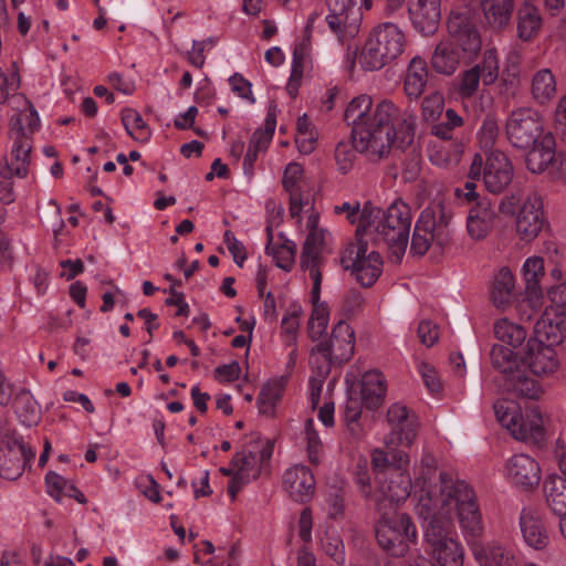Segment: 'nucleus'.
<instances>
[{
	"instance_id": "33",
	"label": "nucleus",
	"mask_w": 566,
	"mask_h": 566,
	"mask_svg": "<svg viewBox=\"0 0 566 566\" xmlns=\"http://www.w3.org/2000/svg\"><path fill=\"white\" fill-rule=\"evenodd\" d=\"M493 333L495 338L502 345L514 352L518 348L527 337V331L521 324L511 321L507 317L495 319L493 324Z\"/></svg>"
},
{
	"instance_id": "11",
	"label": "nucleus",
	"mask_w": 566,
	"mask_h": 566,
	"mask_svg": "<svg viewBox=\"0 0 566 566\" xmlns=\"http://www.w3.org/2000/svg\"><path fill=\"white\" fill-rule=\"evenodd\" d=\"M35 457V450L28 446L7 419H0V476L14 481L19 479Z\"/></svg>"
},
{
	"instance_id": "2",
	"label": "nucleus",
	"mask_w": 566,
	"mask_h": 566,
	"mask_svg": "<svg viewBox=\"0 0 566 566\" xmlns=\"http://www.w3.org/2000/svg\"><path fill=\"white\" fill-rule=\"evenodd\" d=\"M345 120L353 127L352 142H339L335 149L338 171L347 174L355 164L356 150L370 160H378L389 154L398 134H413L416 117L408 109L401 111L389 99L376 105L367 94L354 97L347 105Z\"/></svg>"
},
{
	"instance_id": "29",
	"label": "nucleus",
	"mask_w": 566,
	"mask_h": 566,
	"mask_svg": "<svg viewBox=\"0 0 566 566\" xmlns=\"http://www.w3.org/2000/svg\"><path fill=\"white\" fill-rule=\"evenodd\" d=\"M283 485L294 501L305 503L314 494L315 479L307 467L296 464L285 471Z\"/></svg>"
},
{
	"instance_id": "5",
	"label": "nucleus",
	"mask_w": 566,
	"mask_h": 566,
	"mask_svg": "<svg viewBox=\"0 0 566 566\" xmlns=\"http://www.w3.org/2000/svg\"><path fill=\"white\" fill-rule=\"evenodd\" d=\"M499 209L506 216H514V229L518 239L534 241L547 224L544 203L534 191L516 192L501 199Z\"/></svg>"
},
{
	"instance_id": "55",
	"label": "nucleus",
	"mask_w": 566,
	"mask_h": 566,
	"mask_svg": "<svg viewBox=\"0 0 566 566\" xmlns=\"http://www.w3.org/2000/svg\"><path fill=\"white\" fill-rule=\"evenodd\" d=\"M480 76L479 67L472 66L471 69L463 71L459 76V95L463 98L473 96L479 88L481 81Z\"/></svg>"
},
{
	"instance_id": "56",
	"label": "nucleus",
	"mask_w": 566,
	"mask_h": 566,
	"mask_svg": "<svg viewBox=\"0 0 566 566\" xmlns=\"http://www.w3.org/2000/svg\"><path fill=\"white\" fill-rule=\"evenodd\" d=\"M444 97L439 92H432L422 101V116L427 122H434L443 112Z\"/></svg>"
},
{
	"instance_id": "60",
	"label": "nucleus",
	"mask_w": 566,
	"mask_h": 566,
	"mask_svg": "<svg viewBox=\"0 0 566 566\" xmlns=\"http://www.w3.org/2000/svg\"><path fill=\"white\" fill-rule=\"evenodd\" d=\"M223 242L227 249L233 256L234 262L241 268L247 259L245 248L241 241H239L234 233L227 230L223 235Z\"/></svg>"
},
{
	"instance_id": "61",
	"label": "nucleus",
	"mask_w": 566,
	"mask_h": 566,
	"mask_svg": "<svg viewBox=\"0 0 566 566\" xmlns=\"http://www.w3.org/2000/svg\"><path fill=\"white\" fill-rule=\"evenodd\" d=\"M300 310L285 313L282 318V333L286 336V342L293 344L296 338V333L300 328Z\"/></svg>"
},
{
	"instance_id": "36",
	"label": "nucleus",
	"mask_w": 566,
	"mask_h": 566,
	"mask_svg": "<svg viewBox=\"0 0 566 566\" xmlns=\"http://www.w3.org/2000/svg\"><path fill=\"white\" fill-rule=\"evenodd\" d=\"M334 211L337 214H345L350 223H357V235H367L368 229L373 226L371 221L375 219V207L365 206L363 209H359L358 202H343L342 205L335 206Z\"/></svg>"
},
{
	"instance_id": "28",
	"label": "nucleus",
	"mask_w": 566,
	"mask_h": 566,
	"mask_svg": "<svg viewBox=\"0 0 566 566\" xmlns=\"http://www.w3.org/2000/svg\"><path fill=\"white\" fill-rule=\"evenodd\" d=\"M408 12L417 31L424 35L433 34L441 18V0H410Z\"/></svg>"
},
{
	"instance_id": "32",
	"label": "nucleus",
	"mask_w": 566,
	"mask_h": 566,
	"mask_svg": "<svg viewBox=\"0 0 566 566\" xmlns=\"http://www.w3.org/2000/svg\"><path fill=\"white\" fill-rule=\"evenodd\" d=\"M437 471V460L432 454L424 453L421 458V462L419 468L416 472V486L419 488V490L416 491L415 496L417 499V503L419 502V496L422 492L426 491H432L437 494V496L440 495V489H441V475L447 474L449 478L453 480H458L457 478H453L451 474L447 472H440L439 474V485L432 484V480L436 475Z\"/></svg>"
},
{
	"instance_id": "44",
	"label": "nucleus",
	"mask_w": 566,
	"mask_h": 566,
	"mask_svg": "<svg viewBox=\"0 0 566 566\" xmlns=\"http://www.w3.org/2000/svg\"><path fill=\"white\" fill-rule=\"evenodd\" d=\"M269 242L265 247V253L273 258L275 265L286 272H290L294 265L296 244L291 240H284L282 243H273V233L270 227L266 228Z\"/></svg>"
},
{
	"instance_id": "54",
	"label": "nucleus",
	"mask_w": 566,
	"mask_h": 566,
	"mask_svg": "<svg viewBox=\"0 0 566 566\" xmlns=\"http://www.w3.org/2000/svg\"><path fill=\"white\" fill-rule=\"evenodd\" d=\"M499 124L493 116H486L476 133L479 145L486 151L492 149L499 137Z\"/></svg>"
},
{
	"instance_id": "8",
	"label": "nucleus",
	"mask_w": 566,
	"mask_h": 566,
	"mask_svg": "<svg viewBox=\"0 0 566 566\" xmlns=\"http://www.w3.org/2000/svg\"><path fill=\"white\" fill-rule=\"evenodd\" d=\"M376 538L379 546L395 557H402L417 543L418 532L410 516L397 511H379Z\"/></svg>"
},
{
	"instance_id": "52",
	"label": "nucleus",
	"mask_w": 566,
	"mask_h": 566,
	"mask_svg": "<svg viewBox=\"0 0 566 566\" xmlns=\"http://www.w3.org/2000/svg\"><path fill=\"white\" fill-rule=\"evenodd\" d=\"M45 483L49 495L56 502H62L63 497L74 491V484L71 481L53 471L46 473Z\"/></svg>"
},
{
	"instance_id": "46",
	"label": "nucleus",
	"mask_w": 566,
	"mask_h": 566,
	"mask_svg": "<svg viewBox=\"0 0 566 566\" xmlns=\"http://www.w3.org/2000/svg\"><path fill=\"white\" fill-rule=\"evenodd\" d=\"M542 28V18L538 10L530 4H524L518 10L517 34L522 41H531Z\"/></svg>"
},
{
	"instance_id": "40",
	"label": "nucleus",
	"mask_w": 566,
	"mask_h": 566,
	"mask_svg": "<svg viewBox=\"0 0 566 566\" xmlns=\"http://www.w3.org/2000/svg\"><path fill=\"white\" fill-rule=\"evenodd\" d=\"M11 406L23 426L32 427L40 421V406L29 390L19 388Z\"/></svg>"
},
{
	"instance_id": "9",
	"label": "nucleus",
	"mask_w": 566,
	"mask_h": 566,
	"mask_svg": "<svg viewBox=\"0 0 566 566\" xmlns=\"http://www.w3.org/2000/svg\"><path fill=\"white\" fill-rule=\"evenodd\" d=\"M450 218L442 208H426L421 211L412 234L410 250L416 255H423L430 249L440 253L451 239Z\"/></svg>"
},
{
	"instance_id": "31",
	"label": "nucleus",
	"mask_w": 566,
	"mask_h": 566,
	"mask_svg": "<svg viewBox=\"0 0 566 566\" xmlns=\"http://www.w3.org/2000/svg\"><path fill=\"white\" fill-rule=\"evenodd\" d=\"M555 157V139L546 133L532 145L526 155V167L533 174H541L553 164Z\"/></svg>"
},
{
	"instance_id": "50",
	"label": "nucleus",
	"mask_w": 566,
	"mask_h": 566,
	"mask_svg": "<svg viewBox=\"0 0 566 566\" xmlns=\"http://www.w3.org/2000/svg\"><path fill=\"white\" fill-rule=\"evenodd\" d=\"M473 67H479V73L481 74V81L484 85H492L499 78V56L495 49H488L484 51L482 60L480 63L475 64Z\"/></svg>"
},
{
	"instance_id": "15",
	"label": "nucleus",
	"mask_w": 566,
	"mask_h": 566,
	"mask_svg": "<svg viewBox=\"0 0 566 566\" xmlns=\"http://www.w3.org/2000/svg\"><path fill=\"white\" fill-rule=\"evenodd\" d=\"M326 22L342 42L356 38L360 31L363 11L356 0H327Z\"/></svg>"
},
{
	"instance_id": "30",
	"label": "nucleus",
	"mask_w": 566,
	"mask_h": 566,
	"mask_svg": "<svg viewBox=\"0 0 566 566\" xmlns=\"http://www.w3.org/2000/svg\"><path fill=\"white\" fill-rule=\"evenodd\" d=\"M232 464L235 465V480L230 481L228 493L234 500L243 485L259 476L261 467L258 457L247 451L238 452Z\"/></svg>"
},
{
	"instance_id": "34",
	"label": "nucleus",
	"mask_w": 566,
	"mask_h": 566,
	"mask_svg": "<svg viewBox=\"0 0 566 566\" xmlns=\"http://www.w3.org/2000/svg\"><path fill=\"white\" fill-rule=\"evenodd\" d=\"M514 8V0L482 1L485 21L493 30H503L510 24Z\"/></svg>"
},
{
	"instance_id": "6",
	"label": "nucleus",
	"mask_w": 566,
	"mask_h": 566,
	"mask_svg": "<svg viewBox=\"0 0 566 566\" xmlns=\"http://www.w3.org/2000/svg\"><path fill=\"white\" fill-rule=\"evenodd\" d=\"M406 38L395 23L376 25L360 49L357 60L365 71H378L396 60L405 49Z\"/></svg>"
},
{
	"instance_id": "17",
	"label": "nucleus",
	"mask_w": 566,
	"mask_h": 566,
	"mask_svg": "<svg viewBox=\"0 0 566 566\" xmlns=\"http://www.w3.org/2000/svg\"><path fill=\"white\" fill-rule=\"evenodd\" d=\"M386 421L390 430L384 438L385 446L402 444L409 448L413 444L418 436L419 420L411 409L395 402L387 410Z\"/></svg>"
},
{
	"instance_id": "47",
	"label": "nucleus",
	"mask_w": 566,
	"mask_h": 566,
	"mask_svg": "<svg viewBox=\"0 0 566 566\" xmlns=\"http://www.w3.org/2000/svg\"><path fill=\"white\" fill-rule=\"evenodd\" d=\"M13 145L10 163L15 166V175L23 178L28 174L29 156L32 148L31 137L23 134H12Z\"/></svg>"
},
{
	"instance_id": "39",
	"label": "nucleus",
	"mask_w": 566,
	"mask_h": 566,
	"mask_svg": "<svg viewBox=\"0 0 566 566\" xmlns=\"http://www.w3.org/2000/svg\"><path fill=\"white\" fill-rule=\"evenodd\" d=\"M531 94L539 104H546L555 98L557 94V81L551 69L544 67L533 74Z\"/></svg>"
},
{
	"instance_id": "57",
	"label": "nucleus",
	"mask_w": 566,
	"mask_h": 566,
	"mask_svg": "<svg viewBox=\"0 0 566 566\" xmlns=\"http://www.w3.org/2000/svg\"><path fill=\"white\" fill-rule=\"evenodd\" d=\"M304 432L306 439V449L308 453V459L312 463L317 464L319 461V454L323 449L322 441L314 430V421L313 419H306L304 424Z\"/></svg>"
},
{
	"instance_id": "62",
	"label": "nucleus",
	"mask_w": 566,
	"mask_h": 566,
	"mask_svg": "<svg viewBox=\"0 0 566 566\" xmlns=\"http://www.w3.org/2000/svg\"><path fill=\"white\" fill-rule=\"evenodd\" d=\"M402 444L386 446L389 450L390 467L397 470V472H407L410 464L409 453L401 450Z\"/></svg>"
},
{
	"instance_id": "63",
	"label": "nucleus",
	"mask_w": 566,
	"mask_h": 566,
	"mask_svg": "<svg viewBox=\"0 0 566 566\" xmlns=\"http://www.w3.org/2000/svg\"><path fill=\"white\" fill-rule=\"evenodd\" d=\"M43 218L55 234H59L62 231L64 221L61 216V207L55 200L51 199L49 201L48 211H44Z\"/></svg>"
},
{
	"instance_id": "13",
	"label": "nucleus",
	"mask_w": 566,
	"mask_h": 566,
	"mask_svg": "<svg viewBox=\"0 0 566 566\" xmlns=\"http://www.w3.org/2000/svg\"><path fill=\"white\" fill-rule=\"evenodd\" d=\"M521 272L525 284V297L518 303L516 311L521 321H531L543 305L544 259L537 255L526 258Z\"/></svg>"
},
{
	"instance_id": "19",
	"label": "nucleus",
	"mask_w": 566,
	"mask_h": 566,
	"mask_svg": "<svg viewBox=\"0 0 566 566\" xmlns=\"http://www.w3.org/2000/svg\"><path fill=\"white\" fill-rule=\"evenodd\" d=\"M554 457L562 474L546 478L544 494L549 509L562 518L566 515V446L562 439L556 440Z\"/></svg>"
},
{
	"instance_id": "23",
	"label": "nucleus",
	"mask_w": 566,
	"mask_h": 566,
	"mask_svg": "<svg viewBox=\"0 0 566 566\" xmlns=\"http://www.w3.org/2000/svg\"><path fill=\"white\" fill-rule=\"evenodd\" d=\"M411 488L412 482L408 472L390 473L375 494L378 511H388L390 505L405 502L410 496Z\"/></svg>"
},
{
	"instance_id": "21",
	"label": "nucleus",
	"mask_w": 566,
	"mask_h": 566,
	"mask_svg": "<svg viewBox=\"0 0 566 566\" xmlns=\"http://www.w3.org/2000/svg\"><path fill=\"white\" fill-rule=\"evenodd\" d=\"M499 210L491 199H480L469 206L465 227L470 239L485 240L500 220Z\"/></svg>"
},
{
	"instance_id": "12",
	"label": "nucleus",
	"mask_w": 566,
	"mask_h": 566,
	"mask_svg": "<svg viewBox=\"0 0 566 566\" xmlns=\"http://www.w3.org/2000/svg\"><path fill=\"white\" fill-rule=\"evenodd\" d=\"M342 262L350 270L356 280L366 287L371 286L382 272V259L377 251L368 250L367 244L358 239L345 250Z\"/></svg>"
},
{
	"instance_id": "1",
	"label": "nucleus",
	"mask_w": 566,
	"mask_h": 566,
	"mask_svg": "<svg viewBox=\"0 0 566 566\" xmlns=\"http://www.w3.org/2000/svg\"><path fill=\"white\" fill-rule=\"evenodd\" d=\"M440 495L422 492L415 510L422 521V539L427 554L438 566H463L464 548L455 527L457 517L461 533L469 545L483 535L484 526L478 497L464 480L441 475Z\"/></svg>"
},
{
	"instance_id": "58",
	"label": "nucleus",
	"mask_w": 566,
	"mask_h": 566,
	"mask_svg": "<svg viewBox=\"0 0 566 566\" xmlns=\"http://www.w3.org/2000/svg\"><path fill=\"white\" fill-rule=\"evenodd\" d=\"M303 56L304 54L298 53L297 50L293 53L291 75L286 84V91L291 97H295L297 95L301 86L304 73Z\"/></svg>"
},
{
	"instance_id": "14",
	"label": "nucleus",
	"mask_w": 566,
	"mask_h": 566,
	"mask_svg": "<svg viewBox=\"0 0 566 566\" xmlns=\"http://www.w3.org/2000/svg\"><path fill=\"white\" fill-rule=\"evenodd\" d=\"M355 349L354 329L344 321H339L332 331L328 340L319 343L312 350L311 364L314 359L322 357L326 370L329 369L332 363L342 364L352 358Z\"/></svg>"
},
{
	"instance_id": "53",
	"label": "nucleus",
	"mask_w": 566,
	"mask_h": 566,
	"mask_svg": "<svg viewBox=\"0 0 566 566\" xmlns=\"http://www.w3.org/2000/svg\"><path fill=\"white\" fill-rule=\"evenodd\" d=\"M463 125V118L453 109L448 108L444 120L432 126V134L443 140H451L452 132Z\"/></svg>"
},
{
	"instance_id": "22",
	"label": "nucleus",
	"mask_w": 566,
	"mask_h": 566,
	"mask_svg": "<svg viewBox=\"0 0 566 566\" xmlns=\"http://www.w3.org/2000/svg\"><path fill=\"white\" fill-rule=\"evenodd\" d=\"M513 174V165L503 151L491 150L486 154L483 181L490 192L501 193L504 191L511 184Z\"/></svg>"
},
{
	"instance_id": "45",
	"label": "nucleus",
	"mask_w": 566,
	"mask_h": 566,
	"mask_svg": "<svg viewBox=\"0 0 566 566\" xmlns=\"http://www.w3.org/2000/svg\"><path fill=\"white\" fill-rule=\"evenodd\" d=\"M462 153V144L444 140V143L436 144L431 147L429 159L438 167L448 168L460 161Z\"/></svg>"
},
{
	"instance_id": "38",
	"label": "nucleus",
	"mask_w": 566,
	"mask_h": 566,
	"mask_svg": "<svg viewBox=\"0 0 566 566\" xmlns=\"http://www.w3.org/2000/svg\"><path fill=\"white\" fill-rule=\"evenodd\" d=\"M428 81L427 62L415 56L409 63L405 77V92L409 98H418L423 93Z\"/></svg>"
},
{
	"instance_id": "59",
	"label": "nucleus",
	"mask_w": 566,
	"mask_h": 566,
	"mask_svg": "<svg viewBox=\"0 0 566 566\" xmlns=\"http://www.w3.org/2000/svg\"><path fill=\"white\" fill-rule=\"evenodd\" d=\"M418 373L422 381L431 394H439L442 390V381L437 369L427 361H420L417 365Z\"/></svg>"
},
{
	"instance_id": "10",
	"label": "nucleus",
	"mask_w": 566,
	"mask_h": 566,
	"mask_svg": "<svg viewBox=\"0 0 566 566\" xmlns=\"http://www.w3.org/2000/svg\"><path fill=\"white\" fill-rule=\"evenodd\" d=\"M497 421L516 440L541 442L545 437L541 412L533 408L524 413L514 400L501 399L494 403Z\"/></svg>"
},
{
	"instance_id": "24",
	"label": "nucleus",
	"mask_w": 566,
	"mask_h": 566,
	"mask_svg": "<svg viewBox=\"0 0 566 566\" xmlns=\"http://www.w3.org/2000/svg\"><path fill=\"white\" fill-rule=\"evenodd\" d=\"M283 186L290 193V214L298 217L303 209L312 205L310 195H304L308 184L303 176V167L297 163H290L284 170Z\"/></svg>"
},
{
	"instance_id": "7",
	"label": "nucleus",
	"mask_w": 566,
	"mask_h": 566,
	"mask_svg": "<svg viewBox=\"0 0 566 566\" xmlns=\"http://www.w3.org/2000/svg\"><path fill=\"white\" fill-rule=\"evenodd\" d=\"M371 222L367 235L377 242L396 248L398 252L406 250L412 222V212L408 203L395 199L382 212L375 208V219Z\"/></svg>"
},
{
	"instance_id": "49",
	"label": "nucleus",
	"mask_w": 566,
	"mask_h": 566,
	"mask_svg": "<svg viewBox=\"0 0 566 566\" xmlns=\"http://www.w3.org/2000/svg\"><path fill=\"white\" fill-rule=\"evenodd\" d=\"M323 552L329 556L337 565L342 566L345 563V546L344 542L334 528H326L319 538Z\"/></svg>"
},
{
	"instance_id": "42",
	"label": "nucleus",
	"mask_w": 566,
	"mask_h": 566,
	"mask_svg": "<svg viewBox=\"0 0 566 566\" xmlns=\"http://www.w3.org/2000/svg\"><path fill=\"white\" fill-rule=\"evenodd\" d=\"M514 289L515 279L513 273L507 268H502L494 275L492 282L491 296L493 304L500 310H505L511 303Z\"/></svg>"
},
{
	"instance_id": "25",
	"label": "nucleus",
	"mask_w": 566,
	"mask_h": 566,
	"mask_svg": "<svg viewBox=\"0 0 566 566\" xmlns=\"http://www.w3.org/2000/svg\"><path fill=\"white\" fill-rule=\"evenodd\" d=\"M520 530L524 543L535 549L544 551L551 543L549 532L539 514L533 507H524L520 514Z\"/></svg>"
},
{
	"instance_id": "3",
	"label": "nucleus",
	"mask_w": 566,
	"mask_h": 566,
	"mask_svg": "<svg viewBox=\"0 0 566 566\" xmlns=\"http://www.w3.org/2000/svg\"><path fill=\"white\" fill-rule=\"evenodd\" d=\"M493 367L505 376L506 387L518 397L538 399L543 394L542 385L526 375V369L541 379L553 378L562 367L560 357L553 345L541 340L528 343L522 359L502 345H494L491 350Z\"/></svg>"
},
{
	"instance_id": "48",
	"label": "nucleus",
	"mask_w": 566,
	"mask_h": 566,
	"mask_svg": "<svg viewBox=\"0 0 566 566\" xmlns=\"http://www.w3.org/2000/svg\"><path fill=\"white\" fill-rule=\"evenodd\" d=\"M122 122L127 134L137 142L145 143L150 138V129L139 112L126 108L122 113Z\"/></svg>"
},
{
	"instance_id": "26",
	"label": "nucleus",
	"mask_w": 566,
	"mask_h": 566,
	"mask_svg": "<svg viewBox=\"0 0 566 566\" xmlns=\"http://www.w3.org/2000/svg\"><path fill=\"white\" fill-rule=\"evenodd\" d=\"M313 287L310 295L312 313L308 319V335L313 340H318L325 334L329 323V307L321 300L322 274L319 269L311 270Z\"/></svg>"
},
{
	"instance_id": "4",
	"label": "nucleus",
	"mask_w": 566,
	"mask_h": 566,
	"mask_svg": "<svg viewBox=\"0 0 566 566\" xmlns=\"http://www.w3.org/2000/svg\"><path fill=\"white\" fill-rule=\"evenodd\" d=\"M448 29L452 39L440 41L431 56L432 69L443 75H451L458 70L464 53H475L481 48L479 34L467 15L452 12Z\"/></svg>"
},
{
	"instance_id": "43",
	"label": "nucleus",
	"mask_w": 566,
	"mask_h": 566,
	"mask_svg": "<svg viewBox=\"0 0 566 566\" xmlns=\"http://www.w3.org/2000/svg\"><path fill=\"white\" fill-rule=\"evenodd\" d=\"M17 114L11 118V133L30 136L40 125L38 112L27 98V105L13 104Z\"/></svg>"
},
{
	"instance_id": "20",
	"label": "nucleus",
	"mask_w": 566,
	"mask_h": 566,
	"mask_svg": "<svg viewBox=\"0 0 566 566\" xmlns=\"http://www.w3.org/2000/svg\"><path fill=\"white\" fill-rule=\"evenodd\" d=\"M504 476L514 488L531 491L539 484L542 470L538 462L531 455L516 453L506 460Z\"/></svg>"
},
{
	"instance_id": "27",
	"label": "nucleus",
	"mask_w": 566,
	"mask_h": 566,
	"mask_svg": "<svg viewBox=\"0 0 566 566\" xmlns=\"http://www.w3.org/2000/svg\"><path fill=\"white\" fill-rule=\"evenodd\" d=\"M538 339L549 345H558L566 337V310L560 306H546L535 324Z\"/></svg>"
},
{
	"instance_id": "51",
	"label": "nucleus",
	"mask_w": 566,
	"mask_h": 566,
	"mask_svg": "<svg viewBox=\"0 0 566 566\" xmlns=\"http://www.w3.org/2000/svg\"><path fill=\"white\" fill-rule=\"evenodd\" d=\"M485 566H518L513 552L500 544L492 543L485 551Z\"/></svg>"
},
{
	"instance_id": "64",
	"label": "nucleus",
	"mask_w": 566,
	"mask_h": 566,
	"mask_svg": "<svg viewBox=\"0 0 566 566\" xmlns=\"http://www.w3.org/2000/svg\"><path fill=\"white\" fill-rule=\"evenodd\" d=\"M421 158L418 155H413L405 160L401 169V178L403 181L412 182L418 179L421 172Z\"/></svg>"
},
{
	"instance_id": "35",
	"label": "nucleus",
	"mask_w": 566,
	"mask_h": 566,
	"mask_svg": "<svg viewBox=\"0 0 566 566\" xmlns=\"http://www.w3.org/2000/svg\"><path fill=\"white\" fill-rule=\"evenodd\" d=\"M20 75L15 62L7 70L0 67V104L27 105V97L19 93Z\"/></svg>"
},
{
	"instance_id": "37",
	"label": "nucleus",
	"mask_w": 566,
	"mask_h": 566,
	"mask_svg": "<svg viewBox=\"0 0 566 566\" xmlns=\"http://www.w3.org/2000/svg\"><path fill=\"white\" fill-rule=\"evenodd\" d=\"M387 391L385 376L378 370H369L361 378V398L368 408H377Z\"/></svg>"
},
{
	"instance_id": "41",
	"label": "nucleus",
	"mask_w": 566,
	"mask_h": 566,
	"mask_svg": "<svg viewBox=\"0 0 566 566\" xmlns=\"http://www.w3.org/2000/svg\"><path fill=\"white\" fill-rule=\"evenodd\" d=\"M287 378L282 376L265 382L258 397V408L260 413L266 417H273L275 415V407L286 386Z\"/></svg>"
},
{
	"instance_id": "18",
	"label": "nucleus",
	"mask_w": 566,
	"mask_h": 566,
	"mask_svg": "<svg viewBox=\"0 0 566 566\" xmlns=\"http://www.w3.org/2000/svg\"><path fill=\"white\" fill-rule=\"evenodd\" d=\"M296 218L304 230L307 231L301 264L304 270L308 271V275L311 276V270L313 268L318 269L317 260L327 231L319 227V212L313 205H310V209L304 208L302 213Z\"/></svg>"
},
{
	"instance_id": "16",
	"label": "nucleus",
	"mask_w": 566,
	"mask_h": 566,
	"mask_svg": "<svg viewBox=\"0 0 566 566\" xmlns=\"http://www.w3.org/2000/svg\"><path fill=\"white\" fill-rule=\"evenodd\" d=\"M506 136L513 147L527 149L545 133L537 113L530 107L514 109L506 119Z\"/></svg>"
}]
</instances>
